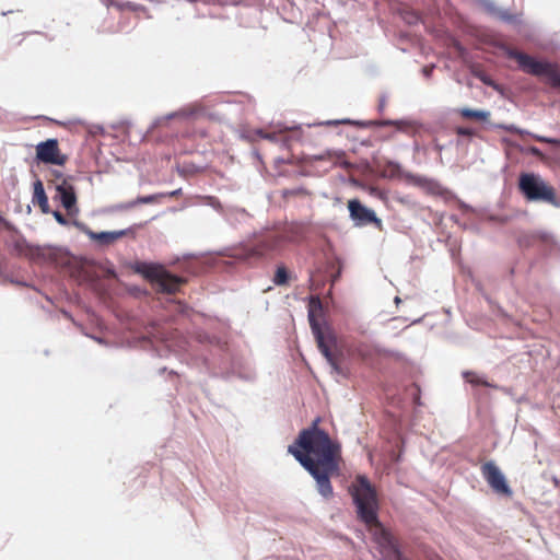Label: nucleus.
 Listing matches in <instances>:
<instances>
[{
  "mask_svg": "<svg viewBox=\"0 0 560 560\" xmlns=\"http://www.w3.org/2000/svg\"><path fill=\"white\" fill-rule=\"evenodd\" d=\"M404 20H405V21H406V23H408V24H417V23L421 20V18H420V15H419L417 12H415V11H407V12H405V14H404Z\"/></svg>",
  "mask_w": 560,
  "mask_h": 560,
  "instance_id": "obj_25",
  "label": "nucleus"
},
{
  "mask_svg": "<svg viewBox=\"0 0 560 560\" xmlns=\"http://www.w3.org/2000/svg\"><path fill=\"white\" fill-rule=\"evenodd\" d=\"M323 311V303L318 296H311L308 301V322L312 332L317 342L320 353L325 357L332 371L337 374L341 373V368L338 363L337 354L334 351L336 346V337L329 331L324 330L316 318V314Z\"/></svg>",
  "mask_w": 560,
  "mask_h": 560,
  "instance_id": "obj_3",
  "label": "nucleus"
},
{
  "mask_svg": "<svg viewBox=\"0 0 560 560\" xmlns=\"http://www.w3.org/2000/svg\"><path fill=\"white\" fill-rule=\"evenodd\" d=\"M433 69H434V66H433V65H432V66H429V67H424V68L422 69V73H423V75H424L425 78H430V77H431V74H432Z\"/></svg>",
  "mask_w": 560,
  "mask_h": 560,
  "instance_id": "obj_32",
  "label": "nucleus"
},
{
  "mask_svg": "<svg viewBox=\"0 0 560 560\" xmlns=\"http://www.w3.org/2000/svg\"><path fill=\"white\" fill-rule=\"evenodd\" d=\"M480 4L488 14L502 22L515 26H520L523 23L522 14L510 13L508 10L499 8L492 0H481Z\"/></svg>",
  "mask_w": 560,
  "mask_h": 560,
  "instance_id": "obj_12",
  "label": "nucleus"
},
{
  "mask_svg": "<svg viewBox=\"0 0 560 560\" xmlns=\"http://www.w3.org/2000/svg\"><path fill=\"white\" fill-rule=\"evenodd\" d=\"M71 224L79 229L81 232H83L91 240V233H94V231H92L85 223L78 220H73Z\"/></svg>",
  "mask_w": 560,
  "mask_h": 560,
  "instance_id": "obj_27",
  "label": "nucleus"
},
{
  "mask_svg": "<svg viewBox=\"0 0 560 560\" xmlns=\"http://www.w3.org/2000/svg\"><path fill=\"white\" fill-rule=\"evenodd\" d=\"M415 402H416L417 405H421V401H420L419 396H416V397H415Z\"/></svg>",
  "mask_w": 560,
  "mask_h": 560,
  "instance_id": "obj_42",
  "label": "nucleus"
},
{
  "mask_svg": "<svg viewBox=\"0 0 560 560\" xmlns=\"http://www.w3.org/2000/svg\"><path fill=\"white\" fill-rule=\"evenodd\" d=\"M143 340L150 345H153V340L164 342L165 335L163 332H161L160 330H158L155 324H151L150 328L147 331V335L143 336Z\"/></svg>",
  "mask_w": 560,
  "mask_h": 560,
  "instance_id": "obj_20",
  "label": "nucleus"
},
{
  "mask_svg": "<svg viewBox=\"0 0 560 560\" xmlns=\"http://www.w3.org/2000/svg\"><path fill=\"white\" fill-rule=\"evenodd\" d=\"M508 130H513V131H517V128L515 126H509V127H505Z\"/></svg>",
  "mask_w": 560,
  "mask_h": 560,
  "instance_id": "obj_40",
  "label": "nucleus"
},
{
  "mask_svg": "<svg viewBox=\"0 0 560 560\" xmlns=\"http://www.w3.org/2000/svg\"><path fill=\"white\" fill-rule=\"evenodd\" d=\"M460 208H463L465 210H471V207L466 205L465 202H460Z\"/></svg>",
  "mask_w": 560,
  "mask_h": 560,
  "instance_id": "obj_38",
  "label": "nucleus"
},
{
  "mask_svg": "<svg viewBox=\"0 0 560 560\" xmlns=\"http://www.w3.org/2000/svg\"><path fill=\"white\" fill-rule=\"evenodd\" d=\"M385 105H386V101L384 97H382L380 100V104H378V110L382 112L384 108H385Z\"/></svg>",
  "mask_w": 560,
  "mask_h": 560,
  "instance_id": "obj_36",
  "label": "nucleus"
},
{
  "mask_svg": "<svg viewBox=\"0 0 560 560\" xmlns=\"http://www.w3.org/2000/svg\"><path fill=\"white\" fill-rule=\"evenodd\" d=\"M36 159L45 164L65 165L68 156L60 152L58 140L50 138L36 145Z\"/></svg>",
  "mask_w": 560,
  "mask_h": 560,
  "instance_id": "obj_9",
  "label": "nucleus"
},
{
  "mask_svg": "<svg viewBox=\"0 0 560 560\" xmlns=\"http://www.w3.org/2000/svg\"><path fill=\"white\" fill-rule=\"evenodd\" d=\"M394 301H395V304H397V305L401 302L399 296H396Z\"/></svg>",
  "mask_w": 560,
  "mask_h": 560,
  "instance_id": "obj_43",
  "label": "nucleus"
},
{
  "mask_svg": "<svg viewBox=\"0 0 560 560\" xmlns=\"http://www.w3.org/2000/svg\"><path fill=\"white\" fill-rule=\"evenodd\" d=\"M125 236H132L135 237V228L130 226L122 230L117 231H102V232H94L91 233V241H94L97 243L100 247H108L112 244H114L116 241H118L121 237Z\"/></svg>",
  "mask_w": 560,
  "mask_h": 560,
  "instance_id": "obj_13",
  "label": "nucleus"
},
{
  "mask_svg": "<svg viewBox=\"0 0 560 560\" xmlns=\"http://www.w3.org/2000/svg\"><path fill=\"white\" fill-rule=\"evenodd\" d=\"M350 219L355 226H365L374 224L377 229H382V220L376 215L375 211L365 207L358 199H351L348 202Z\"/></svg>",
  "mask_w": 560,
  "mask_h": 560,
  "instance_id": "obj_8",
  "label": "nucleus"
},
{
  "mask_svg": "<svg viewBox=\"0 0 560 560\" xmlns=\"http://www.w3.org/2000/svg\"><path fill=\"white\" fill-rule=\"evenodd\" d=\"M506 55L515 59L524 72L540 77L555 88L560 86V71L551 62L537 60L525 52L512 48L506 49Z\"/></svg>",
  "mask_w": 560,
  "mask_h": 560,
  "instance_id": "obj_5",
  "label": "nucleus"
},
{
  "mask_svg": "<svg viewBox=\"0 0 560 560\" xmlns=\"http://www.w3.org/2000/svg\"><path fill=\"white\" fill-rule=\"evenodd\" d=\"M289 273L285 267L281 266L277 268V271L273 277V283L276 285H284L288 283Z\"/></svg>",
  "mask_w": 560,
  "mask_h": 560,
  "instance_id": "obj_22",
  "label": "nucleus"
},
{
  "mask_svg": "<svg viewBox=\"0 0 560 560\" xmlns=\"http://www.w3.org/2000/svg\"><path fill=\"white\" fill-rule=\"evenodd\" d=\"M463 377L466 380V382L470 383L471 385H483L488 387H494L482 375H479L470 371L463 372Z\"/></svg>",
  "mask_w": 560,
  "mask_h": 560,
  "instance_id": "obj_19",
  "label": "nucleus"
},
{
  "mask_svg": "<svg viewBox=\"0 0 560 560\" xmlns=\"http://www.w3.org/2000/svg\"><path fill=\"white\" fill-rule=\"evenodd\" d=\"M45 249L40 246H36L34 248V255H36L37 257H45Z\"/></svg>",
  "mask_w": 560,
  "mask_h": 560,
  "instance_id": "obj_33",
  "label": "nucleus"
},
{
  "mask_svg": "<svg viewBox=\"0 0 560 560\" xmlns=\"http://www.w3.org/2000/svg\"><path fill=\"white\" fill-rule=\"evenodd\" d=\"M164 195H148V196H140L136 199H133V207L138 205H147V203H153L158 201L161 197Z\"/></svg>",
  "mask_w": 560,
  "mask_h": 560,
  "instance_id": "obj_24",
  "label": "nucleus"
},
{
  "mask_svg": "<svg viewBox=\"0 0 560 560\" xmlns=\"http://www.w3.org/2000/svg\"><path fill=\"white\" fill-rule=\"evenodd\" d=\"M195 114V110L192 109H180V110H177V112H173V113H170L165 116H162V117H158L153 120L152 122V126L151 128H156L161 125H163L164 122L171 120V119H174V118H182V119H187L189 118L190 116H192Z\"/></svg>",
  "mask_w": 560,
  "mask_h": 560,
  "instance_id": "obj_15",
  "label": "nucleus"
},
{
  "mask_svg": "<svg viewBox=\"0 0 560 560\" xmlns=\"http://www.w3.org/2000/svg\"><path fill=\"white\" fill-rule=\"evenodd\" d=\"M256 133L262 139H267L272 142L279 141V135L276 132H265L262 129H257Z\"/></svg>",
  "mask_w": 560,
  "mask_h": 560,
  "instance_id": "obj_26",
  "label": "nucleus"
},
{
  "mask_svg": "<svg viewBox=\"0 0 560 560\" xmlns=\"http://www.w3.org/2000/svg\"><path fill=\"white\" fill-rule=\"evenodd\" d=\"M132 208H135L133 207V201L130 200V201H127V202H119V203L110 205V206L106 207L103 210V212L106 213V214H114V213H117V212L128 211V210H130Z\"/></svg>",
  "mask_w": 560,
  "mask_h": 560,
  "instance_id": "obj_21",
  "label": "nucleus"
},
{
  "mask_svg": "<svg viewBox=\"0 0 560 560\" xmlns=\"http://www.w3.org/2000/svg\"><path fill=\"white\" fill-rule=\"evenodd\" d=\"M56 191L57 198L67 212L69 214L77 213V195L74 187L68 182V178H63L61 182L56 183Z\"/></svg>",
  "mask_w": 560,
  "mask_h": 560,
  "instance_id": "obj_11",
  "label": "nucleus"
},
{
  "mask_svg": "<svg viewBox=\"0 0 560 560\" xmlns=\"http://www.w3.org/2000/svg\"><path fill=\"white\" fill-rule=\"evenodd\" d=\"M180 192V189L174 190L170 192V196H177Z\"/></svg>",
  "mask_w": 560,
  "mask_h": 560,
  "instance_id": "obj_39",
  "label": "nucleus"
},
{
  "mask_svg": "<svg viewBox=\"0 0 560 560\" xmlns=\"http://www.w3.org/2000/svg\"><path fill=\"white\" fill-rule=\"evenodd\" d=\"M351 494L358 516L368 525H374V540L383 560H408L401 553L394 536L377 521V494L364 475H359L351 487Z\"/></svg>",
  "mask_w": 560,
  "mask_h": 560,
  "instance_id": "obj_2",
  "label": "nucleus"
},
{
  "mask_svg": "<svg viewBox=\"0 0 560 560\" xmlns=\"http://www.w3.org/2000/svg\"><path fill=\"white\" fill-rule=\"evenodd\" d=\"M226 210H234L231 214V220L228 221L229 223H233L234 221L242 222L248 217V213L242 208H228Z\"/></svg>",
  "mask_w": 560,
  "mask_h": 560,
  "instance_id": "obj_23",
  "label": "nucleus"
},
{
  "mask_svg": "<svg viewBox=\"0 0 560 560\" xmlns=\"http://www.w3.org/2000/svg\"><path fill=\"white\" fill-rule=\"evenodd\" d=\"M340 124L355 125V126H361V127H365V126H370V125L378 126V127L395 126L397 128V130H399V131H406L408 128H410L412 126V122L409 120H406V119H397V120L384 119V120L358 121V120H351L349 118L337 119V120H327V121L318 122L317 125L318 126H322V125L337 126Z\"/></svg>",
  "mask_w": 560,
  "mask_h": 560,
  "instance_id": "obj_10",
  "label": "nucleus"
},
{
  "mask_svg": "<svg viewBox=\"0 0 560 560\" xmlns=\"http://www.w3.org/2000/svg\"><path fill=\"white\" fill-rule=\"evenodd\" d=\"M52 215L60 225L70 224V222L65 218V215L60 211H52Z\"/></svg>",
  "mask_w": 560,
  "mask_h": 560,
  "instance_id": "obj_30",
  "label": "nucleus"
},
{
  "mask_svg": "<svg viewBox=\"0 0 560 560\" xmlns=\"http://www.w3.org/2000/svg\"><path fill=\"white\" fill-rule=\"evenodd\" d=\"M457 135L459 136H466V137H470L474 135L472 130L469 129V128H464V127H458L457 128Z\"/></svg>",
  "mask_w": 560,
  "mask_h": 560,
  "instance_id": "obj_31",
  "label": "nucleus"
},
{
  "mask_svg": "<svg viewBox=\"0 0 560 560\" xmlns=\"http://www.w3.org/2000/svg\"><path fill=\"white\" fill-rule=\"evenodd\" d=\"M118 31H120V32H128L127 27H126V26H122V25H121V26H119Z\"/></svg>",
  "mask_w": 560,
  "mask_h": 560,
  "instance_id": "obj_41",
  "label": "nucleus"
},
{
  "mask_svg": "<svg viewBox=\"0 0 560 560\" xmlns=\"http://www.w3.org/2000/svg\"><path fill=\"white\" fill-rule=\"evenodd\" d=\"M318 422L319 419H316L311 427L303 429L295 442L289 445L288 452L314 478L318 493L329 499L334 494L330 479L340 470L341 447L318 427Z\"/></svg>",
  "mask_w": 560,
  "mask_h": 560,
  "instance_id": "obj_1",
  "label": "nucleus"
},
{
  "mask_svg": "<svg viewBox=\"0 0 560 560\" xmlns=\"http://www.w3.org/2000/svg\"><path fill=\"white\" fill-rule=\"evenodd\" d=\"M91 338L94 339L100 345H106V341L103 338L94 337V336H92Z\"/></svg>",
  "mask_w": 560,
  "mask_h": 560,
  "instance_id": "obj_37",
  "label": "nucleus"
},
{
  "mask_svg": "<svg viewBox=\"0 0 560 560\" xmlns=\"http://www.w3.org/2000/svg\"><path fill=\"white\" fill-rule=\"evenodd\" d=\"M135 271L153 281L158 290L163 293H175L184 282L180 277L172 275L164 267L156 264L138 262L135 266Z\"/></svg>",
  "mask_w": 560,
  "mask_h": 560,
  "instance_id": "obj_6",
  "label": "nucleus"
},
{
  "mask_svg": "<svg viewBox=\"0 0 560 560\" xmlns=\"http://www.w3.org/2000/svg\"><path fill=\"white\" fill-rule=\"evenodd\" d=\"M481 474L495 493L506 497L512 495V489L510 488L504 474L493 462L485 463L481 466Z\"/></svg>",
  "mask_w": 560,
  "mask_h": 560,
  "instance_id": "obj_7",
  "label": "nucleus"
},
{
  "mask_svg": "<svg viewBox=\"0 0 560 560\" xmlns=\"http://www.w3.org/2000/svg\"><path fill=\"white\" fill-rule=\"evenodd\" d=\"M540 236H541V238H542V241H544V242H549V241L551 242V241H553V236H552V235H550V234H549V233H547V232H542V233L540 234Z\"/></svg>",
  "mask_w": 560,
  "mask_h": 560,
  "instance_id": "obj_34",
  "label": "nucleus"
},
{
  "mask_svg": "<svg viewBox=\"0 0 560 560\" xmlns=\"http://www.w3.org/2000/svg\"><path fill=\"white\" fill-rule=\"evenodd\" d=\"M518 189L527 201L545 202L560 207L556 190L539 174L521 173Z\"/></svg>",
  "mask_w": 560,
  "mask_h": 560,
  "instance_id": "obj_4",
  "label": "nucleus"
},
{
  "mask_svg": "<svg viewBox=\"0 0 560 560\" xmlns=\"http://www.w3.org/2000/svg\"><path fill=\"white\" fill-rule=\"evenodd\" d=\"M475 75L482 82L485 83L486 85L488 86H494V82L490 79L489 75H487L485 72L482 71H476L475 72Z\"/></svg>",
  "mask_w": 560,
  "mask_h": 560,
  "instance_id": "obj_28",
  "label": "nucleus"
},
{
  "mask_svg": "<svg viewBox=\"0 0 560 560\" xmlns=\"http://www.w3.org/2000/svg\"><path fill=\"white\" fill-rule=\"evenodd\" d=\"M33 186H34L33 201L38 203L43 213H49L50 208H49L48 198L45 192L43 182L40 179H36L34 182Z\"/></svg>",
  "mask_w": 560,
  "mask_h": 560,
  "instance_id": "obj_14",
  "label": "nucleus"
},
{
  "mask_svg": "<svg viewBox=\"0 0 560 560\" xmlns=\"http://www.w3.org/2000/svg\"><path fill=\"white\" fill-rule=\"evenodd\" d=\"M295 128H296V126H291V127H287L285 129H290L291 130V129H295Z\"/></svg>",
  "mask_w": 560,
  "mask_h": 560,
  "instance_id": "obj_45",
  "label": "nucleus"
},
{
  "mask_svg": "<svg viewBox=\"0 0 560 560\" xmlns=\"http://www.w3.org/2000/svg\"><path fill=\"white\" fill-rule=\"evenodd\" d=\"M110 5L116 7L118 10H124L125 8H128L132 11L138 10L139 5L127 2V3H118V2H110Z\"/></svg>",
  "mask_w": 560,
  "mask_h": 560,
  "instance_id": "obj_29",
  "label": "nucleus"
},
{
  "mask_svg": "<svg viewBox=\"0 0 560 560\" xmlns=\"http://www.w3.org/2000/svg\"><path fill=\"white\" fill-rule=\"evenodd\" d=\"M52 175L55 176L56 179H58V180L60 179V182L65 178L60 171H52ZM67 178L69 179L70 177H67Z\"/></svg>",
  "mask_w": 560,
  "mask_h": 560,
  "instance_id": "obj_35",
  "label": "nucleus"
},
{
  "mask_svg": "<svg viewBox=\"0 0 560 560\" xmlns=\"http://www.w3.org/2000/svg\"><path fill=\"white\" fill-rule=\"evenodd\" d=\"M155 351H156V355L158 357H162V353H161V351L159 349H155Z\"/></svg>",
  "mask_w": 560,
  "mask_h": 560,
  "instance_id": "obj_44",
  "label": "nucleus"
},
{
  "mask_svg": "<svg viewBox=\"0 0 560 560\" xmlns=\"http://www.w3.org/2000/svg\"><path fill=\"white\" fill-rule=\"evenodd\" d=\"M460 115L465 118H474L479 120H487L490 117V112L485 109H472V108H462Z\"/></svg>",
  "mask_w": 560,
  "mask_h": 560,
  "instance_id": "obj_18",
  "label": "nucleus"
},
{
  "mask_svg": "<svg viewBox=\"0 0 560 560\" xmlns=\"http://www.w3.org/2000/svg\"><path fill=\"white\" fill-rule=\"evenodd\" d=\"M262 256L264 249L258 247L241 248L235 253V257L245 262H250L253 258H261Z\"/></svg>",
  "mask_w": 560,
  "mask_h": 560,
  "instance_id": "obj_17",
  "label": "nucleus"
},
{
  "mask_svg": "<svg viewBox=\"0 0 560 560\" xmlns=\"http://www.w3.org/2000/svg\"><path fill=\"white\" fill-rule=\"evenodd\" d=\"M203 205L211 207L218 211L226 221L231 220V214L234 210H226L220 200L213 196H206L202 198Z\"/></svg>",
  "mask_w": 560,
  "mask_h": 560,
  "instance_id": "obj_16",
  "label": "nucleus"
}]
</instances>
